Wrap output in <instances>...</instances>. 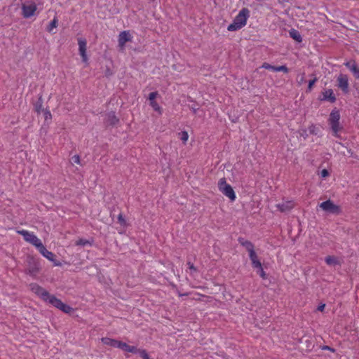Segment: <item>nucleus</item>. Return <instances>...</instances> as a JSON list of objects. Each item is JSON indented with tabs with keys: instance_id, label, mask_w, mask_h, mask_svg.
Returning a JSON list of instances; mask_svg holds the SVG:
<instances>
[{
	"instance_id": "20",
	"label": "nucleus",
	"mask_w": 359,
	"mask_h": 359,
	"mask_svg": "<svg viewBox=\"0 0 359 359\" xmlns=\"http://www.w3.org/2000/svg\"><path fill=\"white\" fill-rule=\"evenodd\" d=\"M108 121L111 125H116L118 123L119 119L116 117L114 113H111L108 115Z\"/></svg>"
},
{
	"instance_id": "21",
	"label": "nucleus",
	"mask_w": 359,
	"mask_h": 359,
	"mask_svg": "<svg viewBox=\"0 0 359 359\" xmlns=\"http://www.w3.org/2000/svg\"><path fill=\"white\" fill-rule=\"evenodd\" d=\"M150 105L153 108V109L155 111H157L159 114H162V108L160 107V105L157 103L156 101H151L150 102Z\"/></svg>"
},
{
	"instance_id": "25",
	"label": "nucleus",
	"mask_w": 359,
	"mask_h": 359,
	"mask_svg": "<svg viewBox=\"0 0 359 359\" xmlns=\"http://www.w3.org/2000/svg\"><path fill=\"white\" fill-rule=\"evenodd\" d=\"M258 269L257 273L260 276L262 279H266L267 276L266 272L264 271L262 267V264H261V268H257Z\"/></svg>"
},
{
	"instance_id": "37",
	"label": "nucleus",
	"mask_w": 359,
	"mask_h": 359,
	"mask_svg": "<svg viewBox=\"0 0 359 359\" xmlns=\"http://www.w3.org/2000/svg\"><path fill=\"white\" fill-rule=\"evenodd\" d=\"M72 159L74 163L80 164L81 163L80 157L79 155H74V156H72Z\"/></svg>"
},
{
	"instance_id": "18",
	"label": "nucleus",
	"mask_w": 359,
	"mask_h": 359,
	"mask_svg": "<svg viewBox=\"0 0 359 359\" xmlns=\"http://www.w3.org/2000/svg\"><path fill=\"white\" fill-rule=\"evenodd\" d=\"M58 25V20L57 17H54L53 20L47 26L46 30L50 33H53V29H55Z\"/></svg>"
},
{
	"instance_id": "22",
	"label": "nucleus",
	"mask_w": 359,
	"mask_h": 359,
	"mask_svg": "<svg viewBox=\"0 0 359 359\" xmlns=\"http://www.w3.org/2000/svg\"><path fill=\"white\" fill-rule=\"evenodd\" d=\"M34 109L37 112V114H40L41 111H43V110H44V109H43L41 97H40L39 101L34 104Z\"/></svg>"
},
{
	"instance_id": "45",
	"label": "nucleus",
	"mask_w": 359,
	"mask_h": 359,
	"mask_svg": "<svg viewBox=\"0 0 359 359\" xmlns=\"http://www.w3.org/2000/svg\"><path fill=\"white\" fill-rule=\"evenodd\" d=\"M183 294H180V296H182ZM184 295H187V294H184Z\"/></svg>"
},
{
	"instance_id": "29",
	"label": "nucleus",
	"mask_w": 359,
	"mask_h": 359,
	"mask_svg": "<svg viewBox=\"0 0 359 359\" xmlns=\"http://www.w3.org/2000/svg\"><path fill=\"white\" fill-rule=\"evenodd\" d=\"M90 244V242L88 240L80 238L76 241V245H82L84 246L86 245Z\"/></svg>"
},
{
	"instance_id": "24",
	"label": "nucleus",
	"mask_w": 359,
	"mask_h": 359,
	"mask_svg": "<svg viewBox=\"0 0 359 359\" xmlns=\"http://www.w3.org/2000/svg\"><path fill=\"white\" fill-rule=\"evenodd\" d=\"M117 219H118V222L121 224V226H122L123 227H126L127 226L126 220L125 219L123 215L121 213H120L118 215Z\"/></svg>"
},
{
	"instance_id": "9",
	"label": "nucleus",
	"mask_w": 359,
	"mask_h": 359,
	"mask_svg": "<svg viewBox=\"0 0 359 359\" xmlns=\"http://www.w3.org/2000/svg\"><path fill=\"white\" fill-rule=\"evenodd\" d=\"M37 250L44 257H46L49 261L53 262L54 266H61V263L55 259V255L52 252L48 251L43 244Z\"/></svg>"
},
{
	"instance_id": "23",
	"label": "nucleus",
	"mask_w": 359,
	"mask_h": 359,
	"mask_svg": "<svg viewBox=\"0 0 359 359\" xmlns=\"http://www.w3.org/2000/svg\"><path fill=\"white\" fill-rule=\"evenodd\" d=\"M180 139L182 140L184 144H186L189 139V134L187 131H182L179 133Z\"/></svg>"
},
{
	"instance_id": "28",
	"label": "nucleus",
	"mask_w": 359,
	"mask_h": 359,
	"mask_svg": "<svg viewBox=\"0 0 359 359\" xmlns=\"http://www.w3.org/2000/svg\"><path fill=\"white\" fill-rule=\"evenodd\" d=\"M43 112L45 121L52 119V114H51L50 110H48V109H46L43 110Z\"/></svg>"
},
{
	"instance_id": "4",
	"label": "nucleus",
	"mask_w": 359,
	"mask_h": 359,
	"mask_svg": "<svg viewBox=\"0 0 359 359\" xmlns=\"http://www.w3.org/2000/svg\"><path fill=\"white\" fill-rule=\"evenodd\" d=\"M340 117L339 111L334 109L331 111L328 118V123L330 126L332 135L337 138L340 137L339 133L343 128L339 122Z\"/></svg>"
},
{
	"instance_id": "2",
	"label": "nucleus",
	"mask_w": 359,
	"mask_h": 359,
	"mask_svg": "<svg viewBox=\"0 0 359 359\" xmlns=\"http://www.w3.org/2000/svg\"><path fill=\"white\" fill-rule=\"evenodd\" d=\"M249 17L250 11L248 8H242L238 15L235 17L233 22L228 26L227 30L229 32H234L241 29L246 25Z\"/></svg>"
},
{
	"instance_id": "42",
	"label": "nucleus",
	"mask_w": 359,
	"mask_h": 359,
	"mask_svg": "<svg viewBox=\"0 0 359 359\" xmlns=\"http://www.w3.org/2000/svg\"><path fill=\"white\" fill-rule=\"evenodd\" d=\"M304 81V77L302 76L300 79V80L298 81L299 84H302Z\"/></svg>"
},
{
	"instance_id": "43",
	"label": "nucleus",
	"mask_w": 359,
	"mask_h": 359,
	"mask_svg": "<svg viewBox=\"0 0 359 359\" xmlns=\"http://www.w3.org/2000/svg\"><path fill=\"white\" fill-rule=\"evenodd\" d=\"M192 109H193V111H194V113H196V110H197V109H195V107H193V108H192Z\"/></svg>"
},
{
	"instance_id": "33",
	"label": "nucleus",
	"mask_w": 359,
	"mask_h": 359,
	"mask_svg": "<svg viewBox=\"0 0 359 359\" xmlns=\"http://www.w3.org/2000/svg\"><path fill=\"white\" fill-rule=\"evenodd\" d=\"M137 353H140V356L142 358V359H149V355L145 350L138 349Z\"/></svg>"
},
{
	"instance_id": "30",
	"label": "nucleus",
	"mask_w": 359,
	"mask_h": 359,
	"mask_svg": "<svg viewBox=\"0 0 359 359\" xmlns=\"http://www.w3.org/2000/svg\"><path fill=\"white\" fill-rule=\"evenodd\" d=\"M39 267L36 265H35L34 267L29 268L28 269V273L32 276H34L39 271Z\"/></svg>"
},
{
	"instance_id": "1",
	"label": "nucleus",
	"mask_w": 359,
	"mask_h": 359,
	"mask_svg": "<svg viewBox=\"0 0 359 359\" xmlns=\"http://www.w3.org/2000/svg\"><path fill=\"white\" fill-rule=\"evenodd\" d=\"M31 290L39 297L42 300L49 303L54 307L60 309L65 313H70L72 308L67 304L63 303L60 299H57L55 296L50 294L46 290L41 287L38 284L33 283L30 285Z\"/></svg>"
},
{
	"instance_id": "27",
	"label": "nucleus",
	"mask_w": 359,
	"mask_h": 359,
	"mask_svg": "<svg viewBox=\"0 0 359 359\" xmlns=\"http://www.w3.org/2000/svg\"><path fill=\"white\" fill-rule=\"evenodd\" d=\"M275 72H283L284 73H288L289 69L285 65L276 66Z\"/></svg>"
},
{
	"instance_id": "17",
	"label": "nucleus",
	"mask_w": 359,
	"mask_h": 359,
	"mask_svg": "<svg viewBox=\"0 0 359 359\" xmlns=\"http://www.w3.org/2000/svg\"><path fill=\"white\" fill-rule=\"evenodd\" d=\"M289 34H290V36L291 38H292L294 40H295L296 41L299 42V43L302 41V37L297 30H296L294 29H292L289 32Z\"/></svg>"
},
{
	"instance_id": "12",
	"label": "nucleus",
	"mask_w": 359,
	"mask_h": 359,
	"mask_svg": "<svg viewBox=\"0 0 359 359\" xmlns=\"http://www.w3.org/2000/svg\"><path fill=\"white\" fill-rule=\"evenodd\" d=\"M132 40V36L129 32V31H123L118 35V46L121 48H123L126 43L128 41H130Z\"/></svg>"
},
{
	"instance_id": "11",
	"label": "nucleus",
	"mask_w": 359,
	"mask_h": 359,
	"mask_svg": "<svg viewBox=\"0 0 359 359\" xmlns=\"http://www.w3.org/2000/svg\"><path fill=\"white\" fill-rule=\"evenodd\" d=\"M338 87L344 93L348 92V79L346 74H340L337 77Z\"/></svg>"
},
{
	"instance_id": "8",
	"label": "nucleus",
	"mask_w": 359,
	"mask_h": 359,
	"mask_svg": "<svg viewBox=\"0 0 359 359\" xmlns=\"http://www.w3.org/2000/svg\"><path fill=\"white\" fill-rule=\"evenodd\" d=\"M320 208L323 210L335 215H339L341 212L340 206L335 205L331 200H327L319 204Z\"/></svg>"
},
{
	"instance_id": "31",
	"label": "nucleus",
	"mask_w": 359,
	"mask_h": 359,
	"mask_svg": "<svg viewBox=\"0 0 359 359\" xmlns=\"http://www.w3.org/2000/svg\"><path fill=\"white\" fill-rule=\"evenodd\" d=\"M262 67L264 69H269V70H272V71L275 72L276 66H273L267 62H264L262 65Z\"/></svg>"
},
{
	"instance_id": "16",
	"label": "nucleus",
	"mask_w": 359,
	"mask_h": 359,
	"mask_svg": "<svg viewBox=\"0 0 359 359\" xmlns=\"http://www.w3.org/2000/svg\"><path fill=\"white\" fill-rule=\"evenodd\" d=\"M102 342L107 346L118 348L119 341L109 337H103L101 339Z\"/></svg>"
},
{
	"instance_id": "39",
	"label": "nucleus",
	"mask_w": 359,
	"mask_h": 359,
	"mask_svg": "<svg viewBox=\"0 0 359 359\" xmlns=\"http://www.w3.org/2000/svg\"><path fill=\"white\" fill-rule=\"evenodd\" d=\"M325 304H320V305H319V306H318V309H318V311H324V309H325Z\"/></svg>"
},
{
	"instance_id": "14",
	"label": "nucleus",
	"mask_w": 359,
	"mask_h": 359,
	"mask_svg": "<svg viewBox=\"0 0 359 359\" xmlns=\"http://www.w3.org/2000/svg\"><path fill=\"white\" fill-rule=\"evenodd\" d=\"M118 348L128 353H136L138 349L136 346H130L125 342L119 341Z\"/></svg>"
},
{
	"instance_id": "10",
	"label": "nucleus",
	"mask_w": 359,
	"mask_h": 359,
	"mask_svg": "<svg viewBox=\"0 0 359 359\" xmlns=\"http://www.w3.org/2000/svg\"><path fill=\"white\" fill-rule=\"evenodd\" d=\"M78 46H79V54L82 58V61L85 63H87L88 61V57L86 54V50H87L86 39L84 38H79L78 39Z\"/></svg>"
},
{
	"instance_id": "34",
	"label": "nucleus",
	"mask_w": 359,
	"mask_h": 359,
	"mask_svg": "<svg viewBox=\"0 0 359 359\" xmlns=\"http://www.w3.org/2000/svg\"><path fill=\"white\" fill-rule=\"evenodd\" d=\"M157 96H158V92L155 91V92L150 93L149 95V102L155 101V99L156 98Z\"/></svg>"
},
{
	"instance_id": "3",
	"label": "nucleus",
	"mask_w": 359,
	"mask_h": 359,
	"mask_svg": "<svg viewBox=\"0 0 359 359\" xmlns=\"http://www.w3.org/2000/svg\"><path fill=\"white\" fill-rule=\"evenodd\" d=\"M239 243L243 246L245 250L248 252L249 257L252 263V266L253 268H261V262L255 250L254 244L247 240H245L243 238H238Z\"/></svg>"
},
{
	"instance_id": "19",
	"label": "nucleus",
	"mask_w": 359,
	"mask_h": 359,
	"mask_svg": "<svg viewBox=\"0 0 359 359\" xmlns=\"http://www.w3.org/2000/svg\"><path fill=\"white\" fill-rule=\"evenodd\" d=\"M325 262L330 266H334L339 264L337 258L334 256L330 255L325 257Z\"/></svg>"
},
{
	"instance_id": "32",
	"label": "nucleus",
	"mask_w": 359,
	"mask_h": 359,
	"mask_svg": "<svg viewBox=\"0 0 359 359\" xmlns=\"http://www.w3.org/2000/svg\"><path fill=\"white\" fill-rule=\"evenodd\" d=\"M351 72L356 79H359V67L357 65L352 69Z\"/></svg>"
},
{
	"instance_id": "13",
	"label": "nucleus",
	"mask_w": 359,
	"mask_h": 359,
	"mask_svg": "<svg viewBox=\"0 0 359 359\" xmlns=\"http://www.w3.org/2000/svg\"><path fill=\"white\" fill-rule=\"evenodd\" d=\"M295 206V203L294 201H283L281 203L277 204V208L282 212H287L291 210Z\"/></svg>"
},
{
	"instance_id": "41",
	"label": "nucleus",
	"mask_w": 359,
	"mask_h": 359,
	"mask_svg": "<svg viewBox=\"0 0 359 359\" xmlns=\"http://www.w3.org/2000/svg\"><path fill=\"white\" fill-rule=\"evenodd\" d=\"M323 350H329V351H332V352H334V350L333 348H332L331 347H330V346H323Z\"/></svg>"
},
{
	"instance_id": "5",
	"label": "nucleus",
	"mask_w": 359,
	"mask_h": 359,
	"mask_svg": "<svg viewBox=\"0 0 359 359\" xmlns=\"http://www.w3.org/2000/svg\"><path fill=\"white\" fill-rule=\"evenodd\" d=\"M218 189L225 196L229 198L231 201H234L236 198L235 191L232 187L226 182L224 177L219 179L218 182Z\"/></svg>"
},
{
	"instance_id": "35",
	"label": "nucleus",
	"mask_w": 359,
	"mask_h": 359,
	"mask_svg": "<svg viewBox=\"0 0 359 359\" xmlns=\"http://www.w3.org/2000/svg\"><path fill=\"white\" fill-rule=\"evenodd\" d=\"M317 81V78H314L312 80H310L308 85V90L311 91L313 88V85Z\"/></svg>"
},
{
	"instance_id": "38",
	"label": "nucleus",
	"mask_w": 359,
	"mask_h": 359,
	"mask_svg": "<svg viewBox=\"0 0 359 359\" xmlns=\"http://www.w3.org/2000/svg\"><path fill=\"white\" fill-rule=\"evenodd\" d=\"M187 265L189 266V269L193 271V272H196L197 269L194 266V265L191 263L190 262H187Z\"/></svg>"
},
{
	"instance_id": "40",
	"label": "nucleus",
	"mask_w": 359,
	"mask_h": 359,
	"mask_svg": "<svg viewBox=\"0 0 359 359\" xmlns=\"http://www.w3.org/2000/svg\"><path fill=\"white\" fill-rule=\"evenodd\" d=\"M316 126L314 125H312L309 127V131L311 133L316 134L315 132Z\"/></svg>"
},
{
	"instance_id": "6",
	"label": "nucleus",
	"mask_w": 359,
	"mask_h": 359,
	"mask_svg": "<svg viewBox=\"0 0 359 359\" xmlns=\"http://www.w3.org/2000/svg\"><path fill=\"white\" fill-rule=\"evenodd\" d=\"M21 10L24 18H30L36 15L37 5L32 0L26 1L22 4Z\"/></svg>"
},
{
	"instance_id": "15",
	"label": "nucleus",
	"mask_w": 359,
	"mask_h": 359,
	"mask_svg": "<svg viewBox=\"0 0 359 359\" xmlns=\"http://www.w3.org/2000/svg\"><path fill=\"white\" fill-rule=\"evenodd\" d=\"M323 100H328L331 103H334L336 101V97L332 89H327L323 93Z\"/></svg>"
},
{
	"instance_id": "7",
	"label": "nucleus",
	"mask_w": 359,
	"mask_h": 359,
	"mask_svg": "<svg viewBox=\"0 0 359 359\" xmlns=\"http://www.w3.org/2000/svg\"><path fill=\"white\" fill-rule=\"evenodd\" d=\"M17 233L22 235L26 242L33 245L37 249L43 244L41 241L33 232L22 229L18 230Z\"/></svg>"
},
{
	"instance_id": "36",
	"label": "nucleus",
	"mask_w": 359,
	"mask_h": 359,
	"mask_svg": "<svg viewBox=\"0 0 359 359\" xmlns=\"http://www.w3.org/2000/svg\"><path fill=\"white\" fill-rule=\"evenodd\" d=\"M330 175V172L327 169H323L320 172V177L322 178H325Z\"/></svg>"
},
{
	"instance_id": "26",
	"label": "nucleus",
	"mask_w": 359,
	"mask_h": 359,
	"mask_svg": "<svg viewBox=\"0 0 359 359\" xmlns=\"http://www.w3.org/2000/svg\"><path fill=\"white\" fill-rule=\"evenodd\" d=\"M344 65L351 72L352 69L355 67L357 65L356 62L354 60H353L345 62Z\"/></svg>"
},
{
	"instance_id": "44",
	"label": "nucleus",
	"mask_w": 359,
	"mask_h": 359,
	"mask_svg": "<svg viewBox=\"0 0 359 359\" xmlns=\"http://www.w3.org/2000/svg\"><path fill=\"white\" fill-rule=\"evenodd\" d=\"M280 3L283 2L285 0H278Z\"/></svg>"
}]
</instances>
